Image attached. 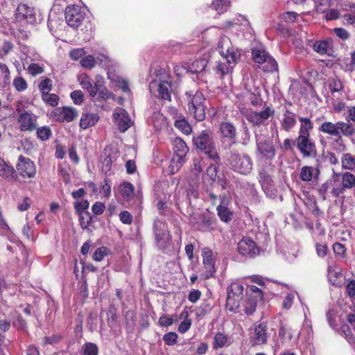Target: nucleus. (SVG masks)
<instances>
[{"instance_id":"obj_46","label":"nucleus","mask_w":355,"mask_h":355,"mask_svg":"<svg viewBox=\"0 0 355 355\" xmlns=\"http://www.w3.org/2000/svg\"><path fill=\"white\" fill-rule=\"evenodd\" d=\"M110 252V250L106 247L103 246L98 248L93 254L92 259L96 261H101L105 256L108 255Z\"/></svg>"},{"instance_id":"obj_64","label":"nucleus","mask_w":355,"mask_h":355,"mask_svg":"<svg viewBox=\"0 0 355 355\" xmlns=\"http://www.w3.org/2000/svg\"><path fill=\"white\" fill-rule=\"evenodd\" d=\"M327 321L331 327L335 328L337 326L336 320V313L334 310H329L326 314Z\"/></svg>"},{"instance_id":"obj_24","label":"nucleus","mask_w":355,"mask_h":355,"mask_svg":"<svg viewBox=\"0 0 355 355\" xmlns=\"http://www.w3.org/2000/svg\"><path fill=\"white\" fill-rule=\"evenodd\" d=\"M282 128L286 131H291L297 123V119L295 113L285 108L283 114L282 119L281 120Z\"/></svg>"},{"instance_id":"obj_57","label":"nucleus","mask_w":355,"mask_h":355,"mask_svg":"<svg viewBox=\"0 0 355 355\" xmlns=\"http://www.w3.org/2000/svg\"><path fill=\"white\" fill-rule=\"evenodd\" d=\"M70 96L76 105H80L84 101V94L80 90L72 92Z\"/></svg>"},{"instance_id":"obj_33","label":"nucleus","mask_w":355,"mask_h":355,"mask_svg":"<svg viewBox=\"0 0 355 355\" xmlns=\"http://www.w3.org/2000/svg\"><path fill=\"white\" fill-rule=\"evenodd\" d=\"M16 15L19 19H31L34 18L33 9L26 4H19L16 10Z\"/></svg>"},{"instance_id":"obj_30","label":"nucleus","mask_w":355,"mask_h":355,"mask_svg":"<svg viewBox=\"0 0 355 355\" xmlns=\"http://www.w3.org/2000/svg\"><path fill=\"white\" fill-rule=\"evenodd\" d=\"M220 132L223 137L230 140H235L236 137V129L233 123L223 122L220 125Z\"/></svg>"},{"instance_id":"obj_54","label":"nucleus","mask_w":355,"mask_h":355,"mask_svg":"<svg viewBox=\"0 0 355 355\" xmlns=\"http://www.w3.org/2000/svg\"><path fill=\"white\" fill-rule=\"evenodd\" d=\"M96 62L94 58L92 55H89L80 60V64L83 67L92 69L95 66Z\"/></svg>"},{"instance_id":"obj_15","label":"nucleus","mask_w":355,"mask_h":355,"mask_svg":"<svg viewBox=\"0 0 355 355\" xmlns=\"http://www.w3.org/2000/svg\"><path fill=\"white\" fill-rule=\"evenodd\" d=\"M318 12L324 13V18L327 21L334 20L340 17V12L337 9L330 8L336 6L334 0H313Z\"/></svg>"},{"instance_id":"obj_37","label":"nucleus","mask_w":355,"mask_h":355,"mask_svg":"<svg viewBox=\"0 0 355 355\" xmlns=\"http://www.w3.org/2000/svg\"><path fill=\"white\" fill-rule=\"evenodd\" d=\"M242 298L237 297H232V295H227L225 308L230 312L236 313L239 312V308L240 305V300Z\"/></svg>"},{"instance_id":"obj_47","label":"nucleus","mask_w":355,"mask_h":355,"mask_svg":"<svg viewBox=\"0 0 355 355\" xmlns=\"http://www.w3.org/2000/svg\"><path fill=\"white\" fill-rule=\"evenodd\" d=\"M42 99L53 107L57 106L59 102V96L55 94H50L49 92L42 94Z\"/></svg>"},{"instance_id":"obj_48","label":"nucleus","mask_w":355,"mask_h":355,"mask_svg":"<svg viewBox=\"0 0 355 355\" xmlns=\"http://www.w3.org/2000/svg\"><path fill=\"white\" fill-rule=\"evenodd\" d=\"M227 340V336L221 332H218L214 336V348H221L223 347Z\"/></svg>"},{"instance_id":"obj_63","label":"nucleus","mask_w":355,"mask_h":355,"mask_svg":"<svg viewBox=\"0 0 355 355\" xmlns=\"http://www.w3.org/2000/svg\"><path fill=\"white\" fill-rule=\"evenodd\" d=\"M345 119V122L355 123V105L347 107Z\"/></svg>"},{"instance_id":"obj_25","label":"nucleus","mask_w":355,"mask_h":355,"mask_svg":"<svg viewBox=\"0 0 355 355\" xmlns=\"http://www.w3.org/2000/svg\"><path fill=\"white\" fill-rule=\"evenodd\" d=\"M15 168L0 157V177L8 181H15Z\"/></svg>"},{"instance_id":"obj_11","label":"nucleus","mask_w":355,"mask_h":355,"mask_svg":"<svg viewBox=\"0 0 355 355\" xmlns=\"http://www.w3.org/2000/svg\"><path fill=\"white\" fill-rule=\"evenodd\" d=\"M255 139L259 157L266 162H271L276 155V149L272 140L259 135H255Z\"/></svg>"},{"instance_id":"obj_56","label":"nucleus","mask_w":355,"mask_h":355,"mask_svg":"<svg viewBox=\"0 0 355 355\" xmlns=\"http://www.w3.org/2000/svg\"><path fill=\"white\" fill-rule=\"evenodd\" d=\"M329 86L332 94L341 91L343 87L342 82L338 79H331L329 82Z\"/></svg>"},{"instance_id":"obj_43","label":"nucleus","mask_w":355,"mask_h":355,"mask_svg":"<svg viewBox=\"0 0 355 355\" xmlns=\"http://www.w3.org/2000/svg\"><path fill=\"white\" fill-rule=\"evenodd\" d=\"M230 6V2L227 0H215L212 3V8L217 11L218 14L226 12Z\"/></svg>"},{"instance_id":"obj_5","label":"nucleus","mask_w":355,"mask_h":355,"mask_svg":"<svg viewBox=\"0 0 355 355\" xmlns=\"http://www.w3.org/2000/svg\"><path fill=\"white\" fill-rule=\"evenodd\" d=\"M187 96V107L189 113L198 121H202L205 119V98L200 91L186 92Z\"/></svg>"},{"instance_id":"obj_13","label":"nucleus","mask_w":355,"mask_h":355,"mask_svg":"<svg viewBox=\"0 0 355 355\" xmlns=\"http://www.w3.org/2000/svg\"><path fill=\"white\" fill-rule=\"evenodd\" d=\"M85 12L79 6L69 5L65 8L64 16L66 22L73 28H77L81 25L85 18Z\"/></svg>"},{"instance_id":"obj_36","label":"nucleus","mask_w":355,"mask_h":355,"mask_svg":"<svg viewBox=\"0 0 355 355\" xmlns=\"http://www.w3.org/2000/svg\"><path fill=\"white\" fill-rule=\"evenodd\" d=\"M342 168L348 171H355V155L351 153H343L341 157Z\"/></svg>"},{"instance_id":"obj_2","label":"nucleus","mask_w":355,"mask_h":355,"mask_svg":"<svg viewBox=\"0 0 355 355\" xmlns=\"http://www.w3.org/2000/svg\"><path fill=\"white\" fill-rule=\"evenodd\" d=\"M217 47L223 61L217 62L214 70L216 74L223 77L232 71L234 65L240 60L241 51L233 46L230 38L225 35L220 37Z\"/></svg>"},{"instance_id":"obj_50","label":"nucleus","mask_w":355,"mask_h":355,"mask_svg":"<svg viewBox=\"0 0 355 355\" xmlns=\"http://www.w3.org/2000/svg\"><path fill=\"white\" fill-rule=\"evenodd\" d=\"M13 86L18 92H23L27 88V83L26 80L21 76L15 78L13 80Z\"/></svg>"},{"instance_id":"obj_3","label":"nucleus","mask_w":355,"mask_h":355,"mask_svg":"<svg viewBox=\"0 0 355 355\" xmlns=\"http://www.w3.org/2000/svg\"><path fill=\"white\" fill-rule=\"evenodd\" d=\"M299 121L300 125L298 135L295 139V146L304 157H315L317 155V148L311 135L313 123L306 117H300Z\"/></svg>"},{"instance_id":"obj_27","label":"nucleus","mask_w":355,"mask_h":355,"mask_svg":"<svg viewBox=\"0 0 355 355\" xmlns=\"http://www.w3.org/2000/svg\"><path fill=\"white\" fill-rule=\"evenodd\" d=\"M171 110L173 111V113H176V116H175L176 119L174 124L175 127L184 135H190L192 132V128L188 121L185 119V118L182 117L181 114H178L175 109L171 107Z\"/></svg>"},{"instance_id":"obj_26","label":"nucleus","mask_w":355,"mask_h":355,"mask_svg":"<svg viewBox=\"0 0 355 355\" xmlns=\"http://www.w3.org/2000/svg\"><path fill=\"white\" fill-rule=\"evenodd\" d=\"M225 26L230 28L232 26H238L239 31L250 32L251 26L249 21L241 15H238L232 21H227L225 22Z\"/></svg>"},{"instance_id":"obj_28","label":"nucleus","mask_w":355,"mask_h":355,"mask_svg":"<svg viewBox=\"0 0 355 355\" xmlns=\"http://www.w3.org/2000/svg\"><path fill=\"white\" fill-rule=\"evenodd\" d=\"M99 120V116L95 113H83L80 119L79 125L82 129H87L95 125Z\"/></svg>"},{"instance_id":"obj_23","label":"nucleus","mask_w":355,"mask_h":355,"mask_svg":"<svg viewBox=\"0 0 355 355\" xmlns=\"http://www.w3.org/2000/svg\"><path fill=\"white\" fill-rule=\"evenodd\" d=\"M79 81L83 89H86L92 97H95L99 90V81L94 85L92 79L87 74H82L79 77Z\"/></svg>"},{"instance_id":"obj_7","label":"nucleus","mask_w":355,"mask_h":355,"mask_svg":"<svg viewBox=\"0 0 355 355\" xmlns=\"http://www.w3.org/2000/svg\"><path fill=\"white\" fill-rule=\"evenodd\" d=\"M15 181L20 184L31 182L28 180L34 178L36 175V166L29 157L20 155L16 164Z\"/></svg>"},{"instance_id":"obj_45","label":"nucleus","mask_w":355,"mask_h":355,"mask_svg":"<svg viewBox=\"0 0 355 355\" xmlns=\"http://www.w3.org/2000/svg\"><path fill=\"white\" fill-rule=\"evenodd\" d=\"M336 7L344 11H353L355 12V3L350 1L342 0H334Z\"/></svg>"},{"instance_id":"obj_38","label":"nucleus","mask_w":355,"mask_h":355,"mask_svg":"<svg viewBox=\"0 0 355 355\" xmlns=\"http://www.w3.org/2000/svg\"><path fill=\"white\" fill-rule=\"evenodd\" d=\"M243 286L239 282H232L227 288V295L242 298Z\"/></svg>"},{"instance_id":"obj_16","label":"nucleus","mask_w":355,"mask_h":355,"mask_svg":"<svg viewBox=\"0 0 355 355\" xmlns=\"http://www.w3.org/2000/svg\"><path fill=\"white\" fill-rule=\"evenodd\" d=\"M238 252L243 257L254 258L259 255L260 250L256 243L250 237H243L238 243Z\"/></svg>"},{"instance_id":"obj_39","label":"nucleus","mask_w":355,"mask_h":355,"mask_svg":"<svg viewBox=\"0 0 355 355\" xmlns=\"http://www.w3.org/2000/svg\"><path fill=\"white\" fill-rule=\"evenodd\" d=\"M78 216L80 227L83 230H88L89 227L92 225L93 222V216H92V214L88 211L86 213H83L80 215H78Z\"/></svg>"},{"instance_id":"obj_21","label":"nucleus","mask_w":355,"mask_h":355,"mask_svg":"<svg viewBox=\"0 0 355 355\" xmlns=\"http://www.w3.org/2000/svg\"><path fill=\"white\" fill-rule=\"evenodd\" d=\"M258 179L264 193L270 197L275 196L276 190L274 182L270 175L264 168L259 171Z\"/></svg>"},{"instance_id":"obj_60","label":"nucleus","mask_w":355,"mask_h":355,"mask_svg":"<svg viewBox=\"0 0 355 355\" xmlns=\"http://www.w3.org/2000/svg\"><path fill=\"white\" fill-rule=\"evenodd\" d=\"M335 35L343 40H346L349 38V32L343 28H335L333 30Z\"/></svg>"},{"instance_id":"obj_44","label":"nucleus","mask_w":355,"mask_h":355,"mask_svg":"<svg viewBox=\"0 0 355 355\" xmlns=\"http://www.w3.org/2000/svg\"><path fill=\"white\" fill-rule=\"evenodd\" d=\"M98 348L95 343L87 342L82 347V355H98Z\"/></svg>"},{"instance_id":"obj_12","label":"nucleus","mask_w":355,"mask_h":355,"mask_svg":"<svg viewBox=\"0 0 355 355\" xmlns=\"http://www.w3.org/2000/svg\"><path fill=\"white\" fill-rule=\"evenodd\" d=\"M18 114L17 119L19 129L21 132H33L37 129V116L33 112L21 110L19 107L16 109Z\"/></svg>"},{"instance_id":"obj_32","label":"nucleus","mask_w":355,"mask_h":355,"mask_svg":"<svg viewBox=\"0 0 355 355\" xmlns=\"http://www.w3.org/2000/svg\"><path fill=\"white\" fill-rule=\"evenodd\" d=\"M221 203L217 206V214L220 219L225 223L232 220L233 213L227 208L225 202V197H220Z\"/></svg>"},{"instance_id":"obj_42","label":"nucleus","mask_w":355,"mask_h":355,"mask_svg":"<svg viewBox=\"0 0 355 355\" xmlns=\"http://www.w3.org/2000/svg\"><path fill=\"white\" fill-rule=\"evenodd\" d=\"M89 207V202L87 200H83L80 201H76L73 202V207L75 214L78 215H80L83 213L88 212V209Z\"/></svg>"},{"instance_id":"obj_22","label":"nucleus","mask_w":355,"mask_h":355,"mask_svg":"<svg viewBox=\"0 0 355 355\" xmlns=\"http://www.w3.org/2000/svg\"><path fill=\"white\" fill-rule=\"evenodd\" d=\"M202 263L206 270L205 274V279H209L215 272V262L213 258V252L208 249L205 248L202 250Z\"/></svg>"},{"instance_id":"obj_4","label":"nucleus","mask_w":355,"mask_h":355,"mask_svg":"<svg viewBox=\"0 0 355 355\" xmlns=\"http://www.w3.org/2000/svg\"><path fill=\"white\" fill-rule=\"evenodd\" d=\"M192 141L197 149L202 151L216 164L220 162L213 133L211 131L203 130L200 134L193 135Z\"/></svg>"},{"instance_id":"obj_31","label":"nucleus","mask_w":355,"mask_h":355,"mask_svg":"<svg viewBox=\"0 0 355 355\" xmlns=\"http://www.w3.org/2000/svg\"><path fill=\"white\" fill-rule=\"evenodd\" d=\"M119 192L123 199L125 201H130L135 197V187L129 182H123L119 186Z\"/></svg>"},{"instance_id":"obj_41","label":"nucleus","mask_w":355,"mask_h":355,"mask_svg":"<svg viewBox=\"0 0 355 355\" xmlns=\"http://www.w3.org/2000/svg\"><path fill=\"white\" fill-rule=\"evenodd\" d=\"M157 243L159 248L164 249L171 243V237L168 231H164L161 234H157Z\"/></svg>"},{"instance_id":"obj_20","label":"nucleus","mask_w":355,"mask_h":355,"mask_svg":"<svg viewBox=\"0 0 355 355\" xmlns=\"http://www.w3.org/2000/svg\"><path fill=\"white\" fill-rule=\"evenodd\" d=\"M274 114V110L270 107H266L260 112H250L246 116V119L253 125H264L266 121Z\"/></svg>"},{"instance_id":"obj_59","label":"nucleus","mask_w":355,"mask_h":355,"mask_svg":"<svg viewBox=\"0 0 355 355\" xmlns=\"http://www.w3.org/2000/svg\"><path fill=\"white\" fill-rule=\"evenodd\" d=\"M105 209V205L102 202H96L92 206V211L94 215H101Z\"/></svg>"},{"instance_id":"obj_18","label":"nucleus","mask_w":355,"mask_h":355,"mask_svg":"<svg viewBox=\"0 0 355 355\" xmlns=\"http://www.w3.org/2000/svg\"><path fill=\"white\" fill-rule=\"evenodd\" d=\"M268 326L265 323L255 325L254 331L250 336V342L252 346L266 345L268 342Z\"/></svg>"},{"instance_id":"obj_9","label":"nucleus","mask_w":355,"mask_h":355,"mask_svg":"<svg viewBox=\"0 0 355 355\" xmlns=\"http://www.w3.org/2000/svg\"><path fill=\"white\" fill-rule=\"evenodd\" d=\"M334 182H340V184L331 189L334 197L338 198L347 190H355V175L349 171L336 173L333 174Z\"/></svg>"},{"instance_id":"obj_1","label":"nucleus","mask_w":355,"mask_h":355,"mask_svg":"<svg viewBox=\"0 0 355 355\" xmlns=\"http://www.w3.org/2000/svg\"><path fill=\"white\" fill-rule=\"evenodd\" d=\"M318 131L335 137L331 143V148L340 153L347 150L343 137L352 138L355 136V125L344 121H338L335 123L325 121L320 125Z\"/></svg>"},{"instance_id":"obj_29","label":"nucleus","mask_w":355,"mask_h":355,"mask_svg":"<svg viewBox=\"0 0 355 355\" xmlns=\"http://www.w3.org/2000/svg\"><path fill=\"white\" fill-rule=\"evenodd\" d=\"M320 174L318 168L313 166H303L300 173V180L303 182H311L313 178L318 179Z\"/></svg>"},{"instance_id":"obj_10","label":"nucleus","mask_w":355,"mask_h":355,"mask_svg":"<svg viewBox=\"0 0 355 355\" xmlns=\"http://www.w3.org/2000/svg\"><path fill=\"white\" fill-rule=\"evenodd\" d=\"M253 60L257 67L265 72H273L277 70L276 60L263 49H253L252 51Z\"/></svg>"},{"instance_id":"obj_17","label":"nucleus","mask_w":355,"mask_h":355,"mask_svg":"<svg viewBox=\"0 0 355 355\" xmlns=\"http://www.w3.org/2000/svg\"><path fill=\"white\" fill-rule=\"evenodd\" d=\"M78 115V111L73 107H58L52 111V116L55 121L69 123Z\"/></svg>"},{"instance_id":"obj_6","label":"nucleus","mask_w":355,"mask_h":355,"mask_svg":"<svg viewBox=\"0 0 355 355\" xmlns=\"http://www.w3.org/2000/svg\"><path fill=\"white\" fill-rule=\"evenodd\" d=\"M227 161L230 168L239 174L246 175L252 170L253 162L248 154L230 151Z\"/></svg>"},{"instance_id":"obj_49","label":"nucleus","mask_w":355,"mask_h":355,"mask_svg":"<svg viewBox=\"0 0 355 355\" xmlns=\"http://www.w3.org/2000/svg\"><path fill=\"white\" fill-rule=\"evenodd\" d=\"M279 336L285 341L291 340L293 337L291 328L282 325L279 330Z\"/></svg>"},{"instance_id":"obj_58","label":"nucleus","mask_w":355,"mask_h":355,"mask_svg":"<svg viewBox=\"0 0 355 355\" xmlns=\"http://www.w3.org/2000/svg\"><path fill=\"white\" fill-rule=\"evenodd\" d=\"M207 175L209 177V178L214 182L218 174V167L216 164H211L206 171Z\"/></svg>"},{"instance_id":"obj_62","label":"nucleus","mask_w":355,"mask_h":355,"mask_svg":"<svg viewBox=\"0 0 355 355\" xmlns=\"http://www.w3.org/2000/svg\"><path fill=\"white\" fill-rule=\"evenodd\" d=\"M191 325V321L190 319H189L187 317L184 319V320L181 322V323L180 324V325L178 328V330L180 333L184 334L190 329Z\"/></svg>"},{"instance_id":"obj_14","label":"nucleus","mask_w":355,"mask_h":355,"mask_svg":"<svg viewBox=\"0 0 355 355\" xmlns=\"http://www.w3.org/2000/svg\"><path fill=\"white\" fill-rule=\"evenodd\" d=\"M175 90V83H173L170 76H167L166 80H159L157 87V98L161 101L162 104H168L171 102V96Z\"/></svg>"},{"instance_id":"obj_61","label":"nucleus","mask_w":355,"mask_h":355,"mask_svg":"<svg viewBox=\"0 0 355 355\" xmlns=\"http://www.w3.org/2000/svg\"><path fill=\"white\" fill-rule=\"evenodd\" d=\"M119 218L121 223L130 225L132 223V216L128 211H123L119 214Z\"/></svg>"},{"instance_id":"obj_34","label":"nucleus","mask_w":355,"mask_h":355,"mask_svg":"<svg viewBox=\"0 0 355 355\" xmlns=\"http://www.w3.org/2000/svg\"><path fill=\"white\" fill-rule=\"evenodd\" d=\"M207 67V61L205 59H200L195 60L191 64H188L184 69L187 72L192 73H200L202 72Z\"/></svg>"},{"instance_id":"obj_52","label":"nucleus","mask_w":355,"mask_h":355,"mask_svg":"<svg viewBox=\"0 0 355 355\" xmlns=\"http://www.w3.org/2000/svg\"><path fill=\"white\" fill-rule=\"evenodd\" d=\"M178 334L175 332H168L163 336V340L167 345H174L178 340Z\"/></svg>"},{"instance_id":"obj_8","label":"nucleus","mask_w":355,"mask_h":355,"mask_svg":"<svg viewBox=\"0 0 355 355\" xmlns=\"http://www.w3.org/2000/svg\"><path fill=\"white\" fill-rule=\"evenodd\" d=\"M171 144L174 155L168 166V173L170 174H174L185 162V158L189 153V148L186 142L180 137L173 139Z\"/></svg>"},{"instance_id":"obj_35","label":"nucleus","mask_w":355,"mask_h":355,"mask_svg":"<svg viewBox=\"0 0 355 355\" xmlns=\"http://www.w3.org/2000/svg\"><path fill=\"white\" fill-rule=\"evenodd\" d=\"M313 50L320 55L329 54L331 51V41L318 40L313 46Z\"/></svg>"},{"instance_id":"obj_40","label":"nucleus","mask_w":355,"mask_h":355,"mask_svg":"<svg viewBox=\"0 0 355 355\" xmlns=\"http://www.w3.org/2000/svg\"><path fill=\"white\" fill-rule=\"evenodd\" d=\"M37 137L42 141H45L49 140L52 136V130L50 127L44 125L36 129Z\"/></svg>"},{"instance_id":"obj_51","label":"nucleus","mask_w":355,"mask_h":355,"mask_svg":"<svg viewBox=\"0 0 355 355\" xmlns=\"http://www.w3.org/2000/svg\"><path fill=\"white\" fill-rule=\"evenodd\" d=\"M38 87L42 95L49 92L52 88V80L49 78H46L40 82Z\"/></svg>"},{"instance_id":"obj_19","label":"nucleus","mask_w":355,"mask_h":355,"mask_svg":"<svg viewBox=\"0 0 355 355\" xmlns=\"http://www.w3.org/2000/svg\"><path fill=\"white\" fill-rule=\"evenodd\" d=\"M113 118L121 132H125L132 124L128 113L121 107L114 110Z\"/></svg>"},{"instance_id":"obj_53","label":"nucleus","mask_w":355,"mask_h":355,"mask_svg":"<svg viewBox=\"0 0 355 355\" xmlns=\"http://www.w3.org/2000/svg\"><path fill=\"white\" fill-rule=\"evenodd\" d=\"M28 71L31 76H35L42 73L44 69L37 63H31L28 67Z\"/></svg>"},{"instance_id":"obj_55","label":"nucleus","mask_w":355,"mask_h":355,"mask_svg":"<svg viewBox=\"0 0 355 355\" xmlns=\"http://www.w3.org/2000/svg\"><path fill=\"white\" fill-rule=\"evenodd\" d=\"M297 16L298 14L297 12L288 11L282 13L280 15V17L282 20L285 22L293 23L295 21Z\"/></svg>"}]
</instances>
